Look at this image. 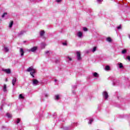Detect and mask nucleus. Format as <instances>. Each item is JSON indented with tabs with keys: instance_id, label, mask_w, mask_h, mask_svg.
<instances>
[{
	"instance_id": "nucleus-1",
	"label": "nucleus",
	"mask_w": 130,
	"mask_h": 130,
	"mask_svg": "<svg viewBox=\"0 0 130 130\" xmlns=\"http://www.w3.org/2000/svg\"><path fill=\"white\" fill-rule=\"evenodd\" d=\"M26 71L27 72H30V75L32 78H34V74L36 73V71L35 70L34 68H33V67H29Z\"/></svg>"
},
{
	"instance_id": "nucleus-2",
	"label": "nucleus",
	"mask_w": 130,
	"mask_h": 130,
	"mask_svg": "<svg viewBox=\"0 0 130 130\" xmlns=\"http://www.w3.org/2000/svg\"><path fill=\"white\" fill-rule=\"evenodd\" d=\"M37 49H38V47L35 46V47H32L30 49H27V51L28 52H36Z\"/></svg>"
},
{
	"instance_id": "nucleus-3",
	"label": "nucleus",
	"mask_w": 130,
	"mask_h": 130,
	"mask_svg": "<svg viewBox=\"0 0 130 130\" xmlns=\"http://www.w3.org/2000/svg\"><path fill=\"white\" fill-rule=\"evenodd\" d=\"M77 54V58L78 60H82V57H81V52L80 51H77L76 52Z\"/></svg>"
},
{
	"instance_id": "nucleus-4",
	"label": "nucleus",
	"mask_w": 130,
	"mask_h": 130,
	"mask_svg": "<svg viewBox=\"0 0 130 130\" xmlns=\"http://www.w3.org/2000/svg\"><path fill=\"white\" fill-rule=\"evenodd\" d=\"M19 53L20 54V56L23 57V56H24V53H25V52H24V49L20 48L19 49Z\"/></svg>"
},
{
	"instance_id": "nucleus-5",
	"label": "nucleus",
	"mask_w": 130,
	"mask_h": 130,
	"mask_svg": "<svg viewBox=\"0 0 130 130\" xmlns=\"http://www.w3.org/2000/svg\"><path fill=\"white\" fill-rule=\"evenodd\" d=\"M103 96L105 98V99H108V97H109V96L108 95V93H107V92L106 91L103 92Z\"/></svg>"
},
{
	"instance_id": "nucleus-6",
	"label": "nucleus",
	"mask_w": 130,
	"mask_h": 130,
	"mask_svg": "<svg viewBox=\"0 0 130 130\" xmlns=\"http://www.w3.org/2000/svg\"><path fill=\"white\" fill-rule=\"evenodd\" d=\"M39 84V81L36 79H34L32 80V85L33 86H37Z\"/></svg>"
},
{
	"instance_id": "nucleus-7",
	"label": "nucleus",
	"mask_w": 130,
	"mask_h": 130,
	"mask_svg": "<svg viewBox=\"0 0 130 130\" xmlns=\"http://www.w3.org/2000/svg\"><path fill=\"white\" fill-rule=\"evenodd\" d=\"M3 72H5L6 74H11V69H3Z\"/></svg>"
},
{
	"instance_id": "nucleus-8",
	"label": "nucleus",
	"mask_w": 130,
	"mask_h": 130,
	"mask_svg": "<svg viewBox=\"0 0 130 130\" xmlns=\"http://www.w3.org/2000/svg\"><path fill=\"white\" fill-rule=\"evenodd\" d=\"M77 36L79 38H82L83 37V32L82 31H78L77 32Z\"/></svg>"
},
{
	"instance_id": "nucleus-9",
	"label": "nucleus",
	"mask_w": 130,
	"mask_h": 130,
	"mask_svg": "<svg viewBox=\"0 0 130 130\" xmlns=\"http://www.w3.org/2000/svg\"><path fill=\"white\" fill-rule=\"evenodd\" d=\"M3 92H8V89H7V85L4 84L3 85Z\"/></svg>"
},
{
	"instance_id": "nucleus-10",
	"label": "nucleus",
	"mask_w": 130,
	"mask_h": 130,
	"mask_svg": "<svg viewBox=\"0 0 130 130\" xmlns=\"http://www.w3.org/2000/svg\"><path fill=\"white\" fill-rule=\"evenodd\" d=\"M16 82H17V78H14L12 82L13 86H15V84H16Z\"/></svg>"
},
{
	"instance_id": "nucleus-11",
	"label": "nucleus",
	"mask_w": 130,
	"mask_h": 130,
	"mask_svg": "<svg viewBox=\"0 0 130 130\" xmlns=\"http://www.w3.org/2000/svg\"><path fill=\"white\" fill-rule=\"evenodd\" d=\"M25 32H26V31L22 30L20 32L18 33V36H21L22 35H24V34H25Z\"/></svg>"
},
{
	"instance_id": "nucleus-12",
	"label": "nucleus",
	"mask_w": 130,
	"mask_h": 130,
	"mask_svg": "<svg viewBox=\"0 0 130 130\" xmlns=\"http://www.w3.org/2000/svg\"><path fill=\"white\" fill-rule=\"evenodd\" d=\"M59 98H60V95L57 94L55 95V100H59Z\"/></svg>"
},
{
	"instance_id": "nucleus-13",
	"label": "nucleus",
	"mask_w": 130,
	"mask_h": 130,
	"mask_svg": "<svg viewBox=\"0 0 130 130\" xmlns=\"http://www.w3.org/2000/svg\"><path fill=\"white\" fill-rule=\"evenodd\" d=\"M13 25H14V21H11L9 24V28H12L13 27Z\"/></svg>"
},
{
	"instance_id": "nucleus-14",
	"label": "nucleus",
	"mask_w": 130,
	"mask_h": 130,
	"mask_svg": "<svg viewBox=\"0 0 130 130\" xmlns=\"http://www.w3.org/2000/svg\"><path fill=\"white\" fill-rule=\"evenodd\" d=\"M118 65L119 66V69H123V65L122 64V63H118Z\"/></svg>"
},
{
	"instance_id": "nucleus-15",
	"label": "nucleus",
	"mask_w": 130,
	"mask_h": 130,
	"mask_svg": "<svg viewBox=\"0 0 130 130\" xmlns=\"http://www.w3.org/2000/svg\"><path fill=\"white\" fill-rule=\"evenodd\" d=\"M92 76H93L94 77H95L96 78H98V77H99V75L98 74V73H97L96 72L92 73Z\"/></svg>"
},
{
	"instance_id": "nucleus-16",
	"label": "nucleus",
	"mask_w": 130,
	"mask_h": 130,
	"mask_svg": "<svg viewBox=\"0 0 130 130\" xmlns=\"http://www.w3.org/2000/svg\"><path fill=\"white\" fill-rule=\"evenodd\" d=\"M66 58H67V60H68V61H72L73 60V59L72 58V57L70 56L67 57Z\"/></svg>"
},
{
	"instance_id": "nucleus-17",
	"label": "nucleus",
	"mask_w": 130,
	"mask_h": 130,
	"mask_svg": "<svg viewBox=\"0 0 130 130\" xmlns=\"http://www.w3.org/2000/svg\"><path fill=\"white\" fill-rule=\"evenodd\" d=\"M6 116H7V117H8V118H12V114H10V113H7L6 114Z\"/></svg>"
},
{
	"instance_id": "nucleus-18",
	"label": "nucleus",
	"mask_w": 130,
	"mask_h": 130,
	"mask_svg": "<svg viewBox=\"0 0 130 130\" xmlns=\"http://www.w3.org/2000/svg\"><path fill=\"white\" fill-rule=\"evenodd\" d=\"M45 34V31H44V30H42L40 32V36H43V35H44Z\"/></svg>"
},
{
	"instance_id": "nucleus-19",
	"label": "nucleus",
	"mask_w": 130,
	"mask_h": 130,
	"mask_svg": "<svg viewBox=\"0 0 130 130\" xmlns=\"http://www.w3.org/2000/svg\"><path fill=\"white\" fill-rule=\"evenodd\" d=\"M105 71H110V67L109 66H107L105 67Z\"/></svg>"
},
{
	"instance_id": "nucleus-20",
	"label": "nucleus",
	"mask_w": 130,
	"mask_h": 130,
	"mask_svg": "<svg viewBox=\"0 0 130 130\" xmlns=\"http://www.w3.org/2000/svg\"><path fill=\"white\" fill-rule=\"evenodd\" d=\"M93 121H94V119H90L88 122L89 124H92V122H93Z\"/></svg>"
},
{
	"instance_id": "nucleus-21",
	"label": "nucleus",
	"mask_w": 130,
	"mask_h": 130,
	"mask_svg": "<svg viewBox=\"0 0 130 130\" xmlns=\"http://www.w3.org/2000/svg\"><path fill=\"white\" fill-rule=\"evenodd\" d=\"M97 50V47H94L92 50V52H95Z\"/></svg>"
},
{
	"instance_id": "nucleus-22",
	"label": "nucleus",
	"mask_w": 130,
	"mask_h": 130,
	"mask_svg": "<svg viewBox=\"0 0 130 130\" xmlns=\"http://www.w3.org/2000/svg\"><path fill=\"white\" fill-rule=\"evenodd\" d=\"M8 15V13L7 12H5L4 13H3V14L2 16V18H5V17H6V16H7Z\"/></svg>"
},
{
	"instance_id": "nucleus-23",
	"label": "nucleus",
	"mask_w": 130,
	"mask_h": 130,
	"mask_svg": "<svg viewBox=\"0 0 130 130\" xmlns=\"http://www.w3.org/2000/svg\"><path fill=\"white\" fill-rule=\"evenodd\" d=\"M127 51L126 50L124 49V50H123L122 51L121 53H122V54H124L125 53H126Z\"/></svg>"
},
{
	"instance_id": "nucleus-24",
	"label": "nucleus",
	"mask_w": 130,
	"mask_h": 130,
	"mask_svg": "<svg viewBox=\"0 0 130 130\" xmlns=\"http://www.w3.org/2000/svg\"><path fill=\"white\" fill-rule=\"evenodd\" d=\"M19 99H24V96H23V94H20L19 96Z\"/></svg>"
},
{
	"instance_id": "nucleus-25",
	"label": "nucleus",
	"mask_w": 130,
	"mask_h": 130,
	"mask_svg": "<svg viewBox=\"0 0 130 130\" xmlns=\"http://www.w3.org/2000/svg\"><path fill=\"white\" fill-rule=\"evenodd\" d=\"M55 2L57 4H59V3H61V2H62V0H55Z\"/></svg>"
},
{
	"instance_id": "nucleus-26",
	"label": "nucleus",
	"mask_w": 130,
	"mask_h": 130,
	"mask_svg": "<svg viewBox=\"0 0 130 130\" xmlns=\"http://www.w3.org/2000/svg\"><path fill=\"white\" fill-rule=\"evenodd\" d=\"M4 50H5V51H6V52L9 51V48L7 47H4Z\"/></svg>"
},
{
	"instance_id": "nucleus-27",
	"label": "nucleus",
	"mask_w": 130,
	"mask_h": 130,
	"mask_svg": "<svg viewBox=\"0 0 130 130\" xmlns=\"http://www.w3.org/2000/svg\"><path fill=\"white\" fill-rule=\"evenodd\" d=\"M107 41H108V42H111V38H107Z\"/></svg>"
},
{
	"instance_id": "nucleus-28",
	"label": "nucleus",
	"mask_w": 130,
	"mask_h": 130,
	"mask_svg": "<svg viewBox=\"0 0 130 130\" xmlns=\"http://www.w3.org/2000/svg\"><path fill=\"white\" fill-rule=\"evenodd\" d=\"M44 97H45L46 98H47V97H48V94H47V93H44Z\"/></svg>"
},
{
	"instance_id": "nucleus-29",
	"label": "nucleus",
	"mask_w": 130,
	"mask_h": 130,
	"mask_svg": "<svg viewBox=\"0 0 130 130\" xmlns=\"http://www.w3.org/2000/svg\"><path fill=\"white\" fill-rule=\"evenodd\" d=\"M83 30H84L85 31H88V29L86 27H84Z\"/></svg>"
},
{
	"instance_id": "nucleus-30",
	"label": "nucleus",
	"mask_w": 130,
	"mask_h": 130,
	"mask_svg": "<svg viewBox=\"0 0 130 130\" xmlns=\"http://www.w3.org/2000/svg\"><path fill=\"white\" fill-rule=\"evenodd\" d=\"M20 121V119H17V120L16 121L17 123H19Z\"/></svg>"
},
{
	"instance_id": "nucleus-31",
	"label": "nucleus",
	"mask_w": 130,
	"mask_h": 130,
	"mask_svg": "<svg viewBox=\"0 0 130 130\" xmlns=\"http://www.w3.org/2000/svg\"><path fill=\"white\" fill-rule=\"evenodd\" d=\"M63 45H64V46H67V45H68V44L67 43H62Z\"/></svg>"
},
{
	"instance_id": "nucleus-32",
	"label": "nucleus",
	"mask_w": 130,
	"mask_h": 130,
	"mask_svg": "<svg viewBox=\"0 0 130 130\" xmlns=\"http://www.w3.org/2000/svg\"><path fill=\"white\" fill-rule=\"evenodd\" d=\"M117 28V29H121V25L118 26Z\"/></svg>"
},
{
	"instance_id": "nucleus-33",
	"label": "nucleus",
	"mask_w": 130,
	"mask_h": 130,
	"mask_svg": "<svg viewBox=\"0 0 130 130\" xmlns=\"http://www.w3.org/2000/svg\"><path fill=\"white\" fill-rule=\"evenodd\" d=\"M126 58H127V59H128V60L130 61V56H127Z\"/></svg>"
},
{
	"instance_id": "nucleus-34",
	"label": "nucleus",
	"mask_w": 130,
	"mask_h": 130,
	"mask_svg": "<svg viewBox=\"0 0 130 130\" xmlns=\"http://www.w3.org/2000/svg\"><path fill=\"white\" fill-rule=\"evenodd\" d=\"M49 53V51H47L45 52V54L48 55Z\"/></svg>"
},
{
	"instance_id": "nucleus-35",
	"label": "nucleus",
	"mask_w": 130,
	"mask_h": 130,
	"mask_svg": "<svg viewBox=\"0 0 130 130\" xmlns=\"http://www.w3.org/2000/svg\"><path fill=\"white\" fill-rule=\"evenodd\" d=\"M98 3H101V2H102V1L101 0H97Z\"/></svg>"
},
{
	"instance_id": "nucleus-36",
	"label": "nucleus",
	"mask_w": 130,
	"mask_h": 130,
	"mask_svg": "<svg viewBox=\"0 0 130 130\" xmlns=\"http://www.w3.org/2000/svg\"><path fill=\"white\" fill-rule=\"evenodd\" d=\"M55 82H56V80H55Z\"/></svg>"
}]
</instances>
